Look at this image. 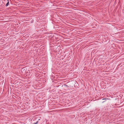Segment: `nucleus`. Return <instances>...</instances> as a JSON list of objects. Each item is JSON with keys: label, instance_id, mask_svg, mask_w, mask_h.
Returning a JSON list of instances; mask_svg holds the SVG:
<instances>
[{"label": "nucleus", "instance_id": "7ed1b4c3", "mask_svg": "<svg viewBox=\"0 0 124 124\" xmlns=\"http://www.w3.org/2000/svg\"><path fill=\"white\" fill-rule=\"evenodd\" d=\"M103 99V100H104V99Z\"/></svg>", "mask_w": 124, "mask_h": 124}, {"label": "nucleus", "instance_id": "f03ea898", "mask_svg": "<svg viewBox=\"0 0 124 124\" xmlns=\"http://www.w3.org/2000/svg\"><path fill=\"white\" fill-rule=\"evenodd\" d=\"M38 123V121H37L36 123H33V124H37Z\"/></svg>", "mask_w": 124, "mask_h": 124}, {"label": "nucleus", "instance_id": "f257e3e1", "mask_svg": "<svg viewBox=\"0 0 124 124\" xmlns=\"http://www.w3.org/2000/svg\"><path fill=\"white\" fill-rule=\"evenodd\" d=\"M7 1H8V2L6 3V6H8V5H9V0H8Z\"/></svg>", "mask_w": 124, "mask_h": 124}]
</instances>
